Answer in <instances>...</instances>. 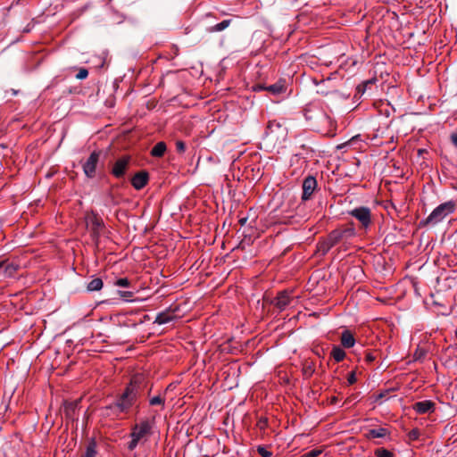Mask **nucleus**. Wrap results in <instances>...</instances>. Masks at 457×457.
<instances>
[{
    "label": "nucleus",
    "mask_w": 457,
    "mask_h": 457,
    "mask_svg": "<svg viewBox=\"0 0 457 457\" xmlns=\"http://www.w3.org/2000/svg\"><path fill=\"white\" fill-rule=\"evenodd\" d=\"M344 239H348L355 236V228L353 223L346 225L345 228H339Z\"/></svg>",
    "instance_id": "nucleus-25"
},
{
    "label": "nucleus",
    "mask_w": 457,
    "mask_h": 457,
    "mask_svg": "<svg viewBox=\"0 0 457 457\" xmlns=\"http://www.w3.org/2000/svg\"><path fill=\"white\" fill-rule=\"evenodd\" d=\"M165 399L161 395H156L149 400L150 405H164Z\"/></svg>",
    "instance_id": "nucleus-32"
},
{
    "label": "nucleus",
    "mask_w": 457,
    "mask_h": 457,
    "mask_svg": "<svg viewBox=\"0 0 457 457\" xmlns=\"http://www.w3.org/2000/svg\"><path fill=\"white\" fill-rule=\"evenodd\" d=\"M331 357L337 361L340 362L345 358V352L338 345H334L331 350Z\"/></svg>",
    "instance_id": "nucleus-21"
},
{
    "label": "nucleus",
    "mask_w": 457,
    "mask_h": 457,
    "mask_svg": "<svg viewBox=\"0 0 457 457\" xmlns=\"http://www.w3.org/2000/svg\"><path fill=\"white\" fill-rule=\"evenodd\" d=\"M348 214L355 218L359 223L360 228L363 230H368L372 225L371 211L367 206H359L348 212Z\"/></svg>",
    "instance_id": "nucleus-6"
},
{
    "label": "nucleus",
    "mask_w": 457,
    "mask_h": 457,
    "mask_svg": "<svg viewBox=\"0 0 457 457\" xmlns=\"http://www.w3.org/2000/svg\"><path fill=\"white\" fill-rule=\"evenodd\" d=\"M85 222L87 230L91 234L92 239L97 242L104 228L103 219L97 213L91 212L90 213L86 214Z\"/></svg>",
    "instance_id": "nucleus-5"
},
{
    "label": "nucleus",
    "mask_w": 457,
    "mask_h": 457,
    "mask_svg": "<svg viewBox=\"0 0 457 457\" xmlns=\"http://www.w3.org/2000/svg\"><path fill=\"white\" fill-rule=\"evenodd\" d=\"M257 452L262 457H272V453L268 451L264 446H258Z\"/></svg>",
    "instance_id": "nucleus-36"
},
{
    "label": "nucleus",
    "mask_w": 457,
    "mask_h": 457,
    "mask_svg": "<svg viewBox=\"0 0 457 457\" xmlns=\"http://www.w3.org/2000/svg\"><path fill=\"white\" fill-rule=\"evenodd\" d=\"M176 150L179 154L184 153L186 151V144L181 140L176 141Z\"/></svg>",
    "instance_id": "nucleus-39"
},
{
    "label": "nucleus",
    "mask_w": 457,
    "mask_h": 457,
    "mask_svg": "<svg viewBox=\"0 0 457 457\" xmlns=\"http://www.w3.org/2000/svg\"><path fill=\"white\" fill-rule=\"evenodd\" d=\"M375 359H376V357L372 353H370V352L366 353V354H365L366 362L371 363L372 361H375Z\"/></svg>",
    "instance_id": "nucleus-42"
},
{
    "label": "nucleus",
    "mask_w": 457,
    "mask_h": 457,
    "mask_svg": "<svg viewBox=\"0 0 457 457\" xmlns=\"http://www.w3.org/2000/svg\"><path fill=\"white\" fill-rule=\"evenodd\" d=\"M148 181H149L148 172L145 170H141V171L137 172L132 177L131 185L135 189L140 190L147 185Z\"/></svg>",
    "instance_id": "nucleus-11"
},
{
    "label": "nucleus",
    "mask_w": 457,
    "mask_h": 457,
    "mask_svg": "<svg viewBox=\"0 0 457 457\" xmlns=\"http://www.w3.org/2000/svg\"><path fill=\"white\" fill-rule=\"evenodd\" d=\"M231 21H232V20H230V19L223 20L222 21L207 28V31L210 33L220 32V31L226 29L231 24Z\"/></svg>",
    "instance_id": "nucleus-19"
},
{
    "label": "nucleus",
    "mask_w": 457,
    "mask_h": 457,
    "mask_svg": "<svg viewBox=\"0 0 457 457\" xmlns=\"http://www.w3.org/2000/svg\"><path fill=\"white\" fill-rule=\"evenodd\" d=\"M265 89L274 96L280 95L286 92V81L279 80L272 85L266 87Z\"/></svg>",
    "instance_id": "nucleus-14"
},
{
    "label": "nucleus",
    "mask_w": 457,
    "mask_h": 457,
    "mask_svg": "<svg viewBox=\"0 0 457 457\" xmlns=\"http://www.w3.org/2000/svg\"><path fill=\"white\" fill-rule=\"evenodd\" d=\"M395 389L394 388H388V389H386L384 391H381L380 393H378L376 397H375V401L376 402H379L380 400H382L383 398L386 397L390 392L394 391Z\"/></svg>",
    "instance_id": "nucleus-35"
},
{
    "label": "nucleus",
    "mask_w": 457,
    "mask_h": 457,
    "mask_svg": "<svg viewBox=\"0 0 457 457\" xmlns=\"http://www.w3.org/2000/svg\"><path fill=\"white\" fill-rule=\"evenodd\" d=\"M246 220H247L246 218H243V219H240L239 222L241 223V225H245Z\"/></svg>",
    "instance_id": "nucleus-44"
},
{
    "label": "nucleus",
    "mask_w": 457,
    "mask_h": 457,
    "mask_svg": "<svg viewBox=\"0 0 457 457\" xmlns=\"http://www.w3.org/2000/svg\"><path fill=\"white\" fill-rule=\"evenodd\" d=\"M281 128V124L280 122L273 120H270L267 124V128H266V134H270V133H273V132H276L278 129H279Z\"/></svg>",
    "instance_id": "nucleus-28"
},
{
    "label": "nucleus",
    "mask_w": 457,
    "mask_h": 457,
    "mask_svg": "<svg viewBox=\"0 0 457 457\" xmlns=\"http://www.w3.org/2000/svg\"><path fill=\"white\" fill-rule=\"evenodd\" d=\"M455 210V204L453 201L445 202L436 207L432 212L422 221L424 225H436L442 221L447 215Z\"/></svg>",
    "instance_id": "nucleus-4"
},
{
    "label": "nucleus",
    "mask_w": 457,
    "mask_h": 457,
    "mask_svg": "<svg viewBox=\"0 0 457 457\" xmlns=\"http://www.w3.org/2000/svg\"><path fill=\"white\" fill-rule=\"evenodd\" d=\"M340 342H341V345L344 348L348 349V348L353 347L356 341H355L354 336L352 333V331H350L349 329H345L341 333Z\"/></svg>",
    "instance_id": "nucleus-13"
},
{
    "label": "nucleus",
    "mask_w": 457,
    "mask_h": 457,
    "mask_svg": "<svg viewBox=\"0 0 457 457\" xmlns=\"http://www.w3.org/2000/svg\"><path fill=\"white\" fill-rule=\"evenodd\" d=\"M131 158L129 155H123L114 162L111 173L116 179H121L125 176L126 171L130 164Z\"/></svg>",
    "instance_id": "nucleus-8"
},
{
    "label": "nucleus",
    "mask_w": 457,
    "mask_h": 457,
    "mask_svg": "<svg viewBox=\"0 0 457 457\" xmlns=\"http://www.w3.org/2000/svg\"><path fill=\"white\" fill-rule=\"evenodd\" d=\"M386 435H388V430L386 428L380 427L378 428L370 429L366 435V437L368 439L381 438L385 437Z\"/></svg>",
    "instance_id": "nucleus-17"
},
{
    "label": "nucleus",
    "mask_w": 457,
    "mask_h": 457,
    "mask_svg": "<svg viewBox=\"0 0 457 457\" xmlns=\"http://www.w3.org/2000/svg\"><path fill=\"white\" fill-rule=\"evenodd\" d=\"M412 409L418 414L432 413L436 410V404L431 400L417 402L412 405Z\"/></svg>",
    "instance_id": "nucleus-12"
},
{
    "label": "nucleus",
    "mask_w": 457,
    "mask_h": 457,
    "mask_svg": "<svg viewBox=\"0 0 457 457\" xmlns=\"http://www.w3.org/2000/svg\"><path fill=\"white\" fill-rule=\"evenodd\" d=\"M102 154L101 151H93L89 157L83 163L82 168L85 175L88 179H93L96 177L97 164Z\"/></svg>",
    "instance_id": "nucleus-7"
},
{
    "label": "nucleus",
    "mask_w": 457,
    "mask_h": 457,
    "mask_svg": "<svg viewBox=\"0 0 457 457\" xmlns=\"http://www.w3.org/2000/svg\"><path fill=\"white\" fill-rule=\"evenodd\" d=\"M78 406L77 402H71L65 404L64 411L67 417L71 418L76 408Z\"/></svg>",
    "instance_id": "nucleus-29"
},
{
    "label": "nucleus",
    "mask_w": 457,
    "mask_h": 457,
    "mask_svg": "<svg viewBox=\"0 0 457 457\" xmlns=\"http://www.w3.org/2000/svg\"><path fill=\"white\" fill-rule=\"evenodd\" d=\"M145 386V378L142 374L134 375L124 392L118 399L105 407L106 414L118 416L120 413H128L139 397Z\"/></svg>",
    "instance_id": "nucleus-1"
},
{
    "label": "nucleus",
    "mask_w": 457,
    "mask_h": 457,
    "mask_svg": "<svg viewBox=\"0 0 457 457\" xmlns=\"http://www.w3.org/2000/svg\"><path fill=\"white\" fill-rule=\"evenodd\" d=\"M323 453L321 449H312L305 453L302 457H320Z\"/></svg>",
    "instance_id": "nucleus-33"
},
{
    "label": "nucleus",
    "mask_w": 457,
    "mask_h": 457,
    "mask_svg": "<svg viewBox=\"0 0 457 457\" xmlns=\"http://www.w3.org/2000/svg\"><path fill=\"white\" fill-rule=\"evenodd\" d=\"M96 442L92 438L87 445L86 451L82 457H96Z\"/></svg>",
    "instance_id": "nucleus-23"
},
{
    "label": "nucleus",
    "mask_w": 457,
    "mask_h": 457,
    "mask_svg": "<svg viewBox=\"0 0 457 457\" xmlns=\"http://www.w3.org/2000/svg\"><path fill=\"white\" fill-rule=\"evenodd\" d=\"M356 374L354 371H352L347 377V382L349 385H353L356 382Z\"/></svg>",
    "instance_id": "nucleus-40"
},
{
    "label": "nucleus",
    "mask_w": 457,
    "mask_h": 457,
    "mask_svg": "<svg viewBox=\"0 0 457 457\" xmlns=\"http://www.w3.org/2000/svg\"><path fill=\"white\" fill-rule=\"evenodd\" d=\"M313 372H314V369L311 365H308L303 369V374L306 377L312 376L313 374Z\"/></svg>",
    "instance_id": "nucleus-41"
},
{
    "label": "nucleus",
    "mask_w": 457,
    "mask_h": 457,
    "mask_svg": "<svg viewBox=\"0 0 457 457\" xmlns=\"http://www.w3.org/2000/svg\"><path fill=\"white\" fill-rule=\"evenodd\" d=\"M333 247V245L331 242H329L328 237L320 240L317 244V252L320 255L324 256L326 255L328 251Z\"/></svg>",
    "instance_id": "nucleus-15"
},
{
    "label": "nucleus",
    "mask_w": 457,
    "mask_h": 457,
    "mask_svg": "<svg viewBox=\"0 0 457 457\" xmlns=\"http://www.w3.org/2000/svg\"><path fill=\"white\" fill-rule=\"evenodd\" d=\"M115 286L121 287H129L131 285V282L127 278H120L115 281Z\"/></svg>",
    "instance_id": "nucleus-34"
},
{
    "label": "nucleus",
    "mask_w": 457,
    "mask_h": 457,
    "mask_svg": "<svg viewBox=\"0 0 457 457\" xmlns=\"http://www.w3.org/2000/svg\"><path fill=\"white\" fill-rule=\"evenodd\" d=\"M451 138H452V142H453V144L455 146H457V134H453V135H452V137H451Z\"/></svg>",
    "instance_id": "nucleus-43"
},
{
    "label": "nucleus",
    "mask_w": 457,
    "mask_h": 457,
    "mask_svg": "<svg viewBox=\"0 0 457 457\" xmlns=\"http://www.w3.org/2000/svg\"><path fill=\"white\" fill-rule=\"evenodd\" d=\"M331 402H332L333 403H337V397H335V396H334V397H332Z\"/></svg>",
    "instance_id": "nucleus-45"
},
{
    "label": "nucleus",
    "mask_w": 457,
    "mask_h": 457,
    "mask_svg": "<svg viewBox=\"0 0 457 457\" xmlns=\"http://www.w3.org/2000/svg\"><path fill=\"white\" fill-rule=\"evenodd\" d=\"M344 239H348L355 236V228L353 223L346 225L345 228H339Z\"/></svg>",
    "instance_id": "nucleus-24"
},
{
    "label": "nucleus",
    "mask_w": 457,
    "mask_h": 457,
    "mask_svg": "<svg viewBox=\"0 0 457 457\" xmlns=\"http://www.w3.org/2000/svg\"><path fill=\"white\" fill-rule=\"evenodd\" d=\"M293 300L294 297L291 296L290 292L283 290L278 293L277 296L271 301V304L279 312H283L291 304Z\"/></svg>",
    "instance_id": "nucleus-9"
},
{
    "label": "nucleus",
    "mask_w": 457,
    "mask_h": 457,
    "mask_svg": "<svg viewBox=\"0 0 457 457\" xmlns=\"http://www.w3.org/2000/svg\"><path fill=\"white\" fill-rule=\"evenodd\" d=\"M420 433L418 428H413L408 433V438L411 441L417 440Z\"/></svg>",
    "instance_id": "nucleus-37"
},
{
    "label": "nucleus",
    "mask_w": 457,
    "mask_h": 457,
    "mask_svg": "<svg viewBox=\"0 0 457 457\" xmlns=\"http://www.w3.org/2000/svg\"><path fill=\"white\" fill-rule=\"evenodd\" d=\"M375 83V79H368L361 83L356 87V94L362 96L365 91Z\"/></svg>",
    "instance_id": "nucleus-27"
},
{
    "label": "nucleus",
    "mask_w": 457,
    "mask_h": 457,
    "mask_svg": "<svg viewBox=\"0 0 457 457\" xmlns=\"http://www.w3.org/2000/svg\"><path fill=\"white\" fill-rule=\"evenodd\" d=\"M88 76V71L86 68H80L76 75L78 79H84Z\"/></svg>",
    "instance_id": "nucleus-38"
},
{
    "label": "nucleus",
    "mask_w": 457,
    "mask_h": 457,
    "mask_svg": "<svg viewBox=\"0 0 457 457\" xmlns=\"http://www.w3.org/2000/svg\"><path fill=\"white\" fill-rule=\"evenodd\" d=\"M167 150L166 144L162 141L158 142L152 149L151 155L153 157H162Z\"/></svg>",
    "instance_id": "nucleus-18"
},
{
    "label": "nucleus",
    "mask_w": 457,
    "mask_h": 457,
    "mask_svg": "<svg viewBox=\"0 0 457 457\" xmlns=\"http://www.w3.org/2000/svg\"><path fill=\"white\" fill-rule=\"evenodd\" d=\"M117 294L119 295V296L123 299L124 301L126 302H129L131 301V297L134 295V293L131 292V291H122V290H119L117 292Z\"/></svg>",
    "instance_id": "nucleus-31"
},
{
    "label": "nucleus",
    "mask_w": 457,
    "mask_h": 457,
    "mask_svg": "<svg viewBox=\"0 0 457 457\" xmlns=\"http://www.w3.org/2000/svg\"><path fill=\"white\" fill-rule=\"evenodd\" d=\"M0 269L4 270V272L8 277H12L18 269V265L14 263H9L6 262H0Z\"/></svg>",
    "instance_id": "nucleus-20"
},
{
    "label": "nucleus",
    "mask_w": 457,
    "mask_h": 457,
    "mask_svg": "<svg viewBox=\"0 0 457 457\" xmlns=\"http://www.w3.org/2000/svg\"><path fill=\"white\" fill-rule=\"evenodd\" d=\"M154 420L144 419L139 423H136L131 428L130 437L131 440L128 444V449L129 451H133L136 449L137 445L143 441H147L148 437H150L154 431Z\"/></svg>",
    "instance_id": "nucleus-3"
},
{
    "label": "nucleus",
    "mask_w": 457,
    "mask_h": 457,
    "mask_svg": "<svg viewBox=\"0 0 457 457\" xmlns=\"http://www.w3.org/2000/svg\"><path fill=\"white\" fill-rule=\"evenodd\" d=\"M103 280L100 278H94L87 286V289L90 292L99 291L103 287Z\"/></svg>",
    "instance_id": "nucleus-26"
},
{
    "label": "nucleus",
    "mask_w": 457,
    "mask_h": 457,
    "mask_svg": "<svg viewBox=\"0 0 457 457\" xmlns=\"http://www.w3.org/2000/svg\"><path fill=\"white\" fill-rule=\"evenodd\" d=\"M303 115L312 130L328 137H334L336 135L337 125L335 120L319 104H308L303 110Z\"/></svg>",
    "instance_id": "nucleus-2"
},
{
    "label": "nucleus",
    "mask_w": 457,
    "mask_h": 457,
    "mask_svg": "<svg viewBox=\"0 0 457 457\" xmlns=\"http://www.w3.org/2000/svg\"><path fill=\"white\" fill-rule=\"evenodd\" d=\"M317 180L316 179L309 175L307 176L303 181V194H302V200L303 201H308L312 198L314 191L317 188Z\"/></svg>",
    "instance_id": "nucleus-10"
},
{
    "label": "nucleus",
    "mask_w": 457,
    "mask_h": 457,
    "mask_svg": "<svg viewBox=\"0 0 457 457\" xmlns=\"http://www.w3.org/2000/svg\"><path fill=\"white\" fill-rule=\"evenodd\" d=\"M328 237L329 239V242H331V244L333 245V246H335L336 245L344 240L340 228H336L332 230L328 235Z\"/></svg>",
    "instance_id": "nucleus-22"
},
{
    "label": "nucleus",
    "mask_w": 457,
    "mask_h": 457,
    "mask_svg": "<svg viewBox=\"0 0 457 457\" xmlns=\"http://www.w3.org/2000/svg\"><path fill=\"white\" fill-rule=\"evenodd\" d=\"M374 453L376 457H395V454L386 448H378Z\"/></svg>",
    "instance_id": "nucleus-30"
},
{
    "label": "nucleus",
    "mask_w": 457,
    "mask_h": 457,
    "mask_svg": "<svg viewBox=\"0 0 457 457\" xmlns=\"http://www.w3.org/2000/svg\"><path fill=\"white\" fill-rule=\"evenodd\" d=\"M175 319V315L170 313V310H166L157 314L154 323L159 325L166 324Z\"/></svg>",
    "instance_id": "nucleus-16"
}]
</instances>
